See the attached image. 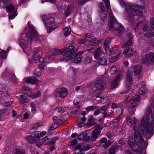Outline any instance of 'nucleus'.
<instances>
[{
  "label": "nucleus",
  "instance_id": "obj_1",
  "mask_svg": "<svg viewBox=\"0 0 154 154\" xmlns=\"http://www.w3.org/2000/svg\"><path fill=\"white\" fill-rule=\"evenodd\" d=\"M27 25L28 33H23L21 34V39L19 42V45L26 54L28 53H27L25 51L26 49L29 51L31 50V42L34 40L37 42H39L43 38L42 35H39L38 33L35 29L33 25L31 23L30 21L28 22Z\"/></svg>",
  "mask_w": 154,
  "mask_h": 154
},
{
  "label": "nucleus",
  "instance_id": "obj_2",
  "mask_svg": "<svg viewBox=\"0 0 154 154\" xmlns=\"http://www.w3.org/2000/svg\"><path fill=\"white\" fill-rule=\"evenodd\" d=\"M122 5H123L125 8L126 14H128V20L129 25H134V17L135 16L141 17H142L143 12V8L142 6L138 5L136 8L134 5L127 4L124 2L122 1L121 3Z\"/></svg>",
  "mask_w": 154,
  "mask_h": 154
},
{
  "label": "nucleus",
  "instance_id": "obj_3",
  "mask_svg": "<svg viewBox=\"0 0 154 154\" xmlns=\"http://www.w3.org/2000/svg\"><path fill=\"white\" fill-rule=\"evenodd\" d=\"M110 12L109 13L110 22L108 23L109 29L111 30L115 29V33L118 36L120 35L124 31L125 28L123 26L119 25L114 17L112 12L110 8Z\"/></svg>",
  "mask_w": 154,
  "mask_h": 154
},
{
  "label": "nucleus",
  "instance_id": "obj_4",
  "mask_svg": "<svg viewBox=\"0 0 154 154\" xmlns=\"http://www.w3.org/2000/svg\"><path fill=\"white\" fill-rule=\"evenodd\" d=\"M78 47L76 45L71 44L68 47L67 50L64 53V55L70 60L75 59L78 56L82 55L85 52L84 50L79 51L77 53H74L77 51L78 50Z\"/></svg>",
  "mask_w": 154,
  "mask_h": 154
},
{
  "label": "nucleus",
  "instance_id": "obj_5",
  "mask_svg": "<svg viewBox=\"0 0 154 154\" xmlns=\"http://www.w3.org/2000/svg\"><path fill=\"white\" fill-rule=\"evenodd\" d=\"M133 81L132 77L130 74H128L126 76V79L125 80L124 85L127 88L126 91L122 92L121 94H126L129 91L132 89L131 85H132Z\"/></svg>",
  "mask_w": 154,
  "mask_h": 154
},
{
  "label": "nucleus",
  "instance_id": "obj_6",
  "mask_svg": "<svg viewBox=\"0 0 154 154\" xmlns=\"http://www.w3.org/2000/svg\"><path fill=\"white\" fill-rule=\"evenodd\" d=\"M41 17L43 22L45 23L46 26L48 25L51 26H55V19L51 15H42Z\"/></svg>",
  "mask_w": 154,
  "mask_h": 154
},
{
  "label": "nucleus",
  "instance_id": "obj_7",
  "mask_svg": "<svg viewBox=\"0 0 154 154\" xmlns=\"http://www.w3.org/2000/svg\"><path fill=\"white\" fill-rule=\"evenodd\" d=\"M126 106L127 107L129 108V111L131 112L132 115H134L135 113V109H134L137 105L136 102H134V100L130 97L127 98L126 100Z\"/></svg>",
  "mask_w": 154,
  "mask_h": 154
},
{
  "label": "nucleus",
  "instance_id": "obj_8",
  "mask_svg": "<svg viewBox=\"0 0 154 154\" xmlns=\"http://www.w3.org/2000/svg\"><path fill=\"white\" fill-rule=\"evenodd\" d=\"M134 139L136 143H139L144 147H146L145 146L146 141L144 140L143 136L138 131H135Z\"/></svg>",
  "mask_w": 154,
  "mask_h": 154
},
{
  "label": "nucleus",
  "instance_id": "obj_9",
  "mask_svg": "<svg viewBox=\"0 0 154 154\" xmlns=\"http://www.w3.org/2000/svg\"><path fill=\"white\" fill-rule=\"evenodd\" d=\"M35 50L33 54V61L34 63H37L40 61L41 60H43V59L41 58L40 56V52L41 53L40 51L41 49V47H38L36 48H34Z\"/></svg>",
  "mask_w": 154,
  "mask_h": 154
},
{
  "label": "nucleus",
  "instance_id": "obj_10",
  "mask_svg": "<svg viewBox=\"0 0 154 154\" xmlns=\"http://www.w3.org/2000/svg\"><path fill=\"white\" fill-rule=\"evenodd\" d=\"M128 144L130 147L134 151L136 152H141L143 150L141 147L133 141L128 140L127 141Z\"/></svg>",
  "mask_w": 154,
  "mask_h": 154
},
{
  "label": "nucleus",
  "instance_id": "obj_11",
  "mask_svg": "<svg viewBox=\"0 0 154 154\" xmlns=\"http://www.w3.org/2000/svg\"><path fill=\"white\" fill-rule=\"evenodd\" d=\"M56 92L55 96L56 97L65 98L68 94V91L64 88H62L60 89H57L55 90Z\"/></svg>",
  "mask_w": 154,
  "mask_h": 154
},
{
  "label": "nucleus",
  "instance_id": "obj_12",
  "mask_svg": "<svg viewBox=\"0 0 154 154\" xmlns=\"http://www.w3.org/2000/svg\"><path fill=\"white\" fill-rule=\"evenodd\" d=\"M106 81L105 80L103 79H99L96 81L95 86L98 90H103L105 88L106 86Z\"/></svg>",
  "mask_w": 154,
  "mask_h": 154
},
{
  "label": "nucleus",
  "instance_id": "obj_13",
  "mask_svg": "<svg viewBox=\"0 0 154 154\" xmlns=\"http://www.w3.org/2000/svg\"><path fill=\"white\" fill-rule=\"evenodd\" d=\"M111 39L109 38H106L104 41V43L103 46V48H104L105 51L108 53H111V51L109 45L111 42Z\"/></svg>",
  "mask_w": 154,
  "mask_h": 154
},
{
  "label": "nucleus",
  "instance_id": "obj_14",
  "mask_svg": "<svg viewBox=\"0 0 154 154\" xmlns=\"http://www.w3.org/2000/svg\"><path fill=\"white\" fill-rule=\"evenodd\" d=\"M101 42V40L94 38L89 41L88 44L90 46H97L100 44Z\"/></svg>",
  "mask_w": 154,
  "mask_h": 154
},
{
  "label": "nucleus",
  "instance_id": "obj_15",
  "mask_svg": "<svg viewBox=\"0 0 154 154\" xmlns=\"http://www.w3.org/2000/svg\"><path fill=\"white\" fill-rule=\"evenodd\" d=\"M39 81L34 77H28L27 78L26 82V83H30L32 85L38 84Z\"/></svg>",
  "mask_w": 154,
  "mask_h": 154
},
{
  "label": "nucleus",
  "instance_id": "obj_16",
  "mask_svg": "<svg viewBox=\"0 0 154 154\" xmlns=\"http://www.w3.org/2000/svg\"><path fill=\"white\" fill-rule=\"evenodd\" d=\"M74 5L72 4L68 5L65 11V15L66 16H69L72 13L74 8Z\"/></svg>",
  "mask_w": 154,
  "mask_h": 154
},
{
  "label": "nucleus",
  "instance_id": "obj_17",
  "mask_svg": "<svg viewBox=\"0 0 154 154\" xmlns=\"http://www.w3.org/2000/svg\"><path fill=\"white\" fill-rule=\"evenodd\" d=\"M42 141V143L45 145H49L50 144L53 145L55 143V142L51 141V139L49 138L46 136L43 138Z\"/></svg>",
  "mask_w": 154,
  "mask_h": 154
},
{
  "label": "nucleus",
  "instance_id": "obj_18",
  "mask_svg": "<svg viewBox=\"0 0 154 154\" xmlns=\"http://www.w3.org/2000/svg\"><path fill=\"white\" fill-rule=\"evenodd\" d=\"M124 54L127 57H131L133 55V50L129 47H126L125 50L124 51Z\"/></svg>",
  "mask_w": 154,
  "mask_h": 154
},
{
  "label": "nucleus",
  "instance_id": "obj_19",
  "mask_svg": "<svg viewBox=\"0 0 154 154\" xmlns=\"http://www.w3.org/2000/svg\"><path fill=\"white\" fill-rule=\"evenodd\" d=\"M100 133L96 130H94L92 131V135L91 136V140L93 141H95L99 137Z\"/></svg>",
  "mask_w": 154,
  "mask_h": 154
},
{
  "label": "nucleus",
  "instance_id": "obj_20",
  "mask_svg": "<svg viewBox=\"0 0 154 154\" xmlns=\"http://www.w3.org/2000/svg\"><path fill=\"white\" fill-rule=\"evenodd\" d=\"M133 37V35L131 34L130 35V38L126 42L122 45V47L123 48L129 47L132 44V38Z\"/></svg>",
  "mask_w": 154,
  "mask_h": 154
},
{
  "label": "nucleus",
  "instance_id": "obj_21",
  "mask_svg": "<svg viewBox=\"0 0 154 154\" xmlns=\"http://www.w3.org/2000/svg\"><path fill=\"white\" fill-rule=\"evenodd\" d=\"M6 10L9 14L14 11L15 9V8L11 4H8L5 7Z\"/></svg>",
  "mask_w": 154,
  "mask_h": 154
},
{
  "label": "nucleus",
  "instance_id": "obj_22",
  "mask_svg": "<svg viewBox=\"0 0 154 154\" xmlns=\"http://www.w3.org/2000/svg\"><path fill=\"white\" fill-rule=\"evenodd\" d=\"M101 48L99 47L96 49L94 52L93 54L94 58L96 59H97L100 57L101 54L100 49Z\"/></svg>",
  "mask_w": 154,
  "mask_h": 154
},
{
  "label": "nucleus",
  "instance_id": "obj_23",
  "mask_svg": "<svg viewBox=\"0 0 154 154\" xmlns=\"http://www.w3.org/2000/svg\"><path fill=\"white\" fill-rule=\"evenodd\" d=\"M97 63L100 65L105 66L106 65L107 60L104 57H100L98 60Z\"/></svg>",
  "mask_w": 154,
  "mask_h": 154
},
{
  "label": "nucleus",
  "instance_id": "obj_24",
  "mask_svg": "<svg viewBox=\"0 0 154 154\" xmlns=\"http://www.w3.org/2000/svg\"><path fill=\"white\" fill-rule=\"evenodd\" d=\"M11 81L14 84L18 82V79L16 77L15 74L14 73H10Z\"/></svg>",
  "mask_w": 154,
  "mask_h": 154
},
{
  "label": "nucleus",
  "instance_id": "obj_25",
  "mask_svg": "<svg viewBox=\"0 0 154 154\" xmlns=\"http://www.w3.org/2000/svg\"><path fill=\"white\" fill-rule=\"evenodd\" d=\"M41 95V93L40 91H38L36 93L33 92L29 95V97H31L32 99L37 98L39 97Z\"/></svg>",
  "mask_w": 154,
  "mask_h": 154
},
{
  "label": "nucleus",
  "instance_id": "obj_26",
  "mask_svg": "<svg viewBox=\"0 0 154 154\" xmlns=\"http://www.w3.org/2000/svg\"><path fill=\"white\" fill-rule=\"evenodd\" d=\"M142 66L140 65H137L134 67V70L133 71L134 73L136 75H139L141 71Z\"/></svg>",
  "mask_w": 154,
  "mask_h": 154
},
{
  "label": "nucleus",
  "instance_id": "obj_27",
  "mask_svg": "<svg viewBox=\"0 0 154 154\" xmlns=\"http://www.w3.org/2000/svg\"><path fill=\"white\" fill-rule=\"evenodd\" d=\"M101 90L96 88V90L94 91L95 94H94V95L97 98H100L101 100V101H102V100H103L105 98L104 97H102L100 96V93Z\"/></svg>",
  "mask_w": 154,
  "mask_h": 154
},
{
  "label": "nucleus",
  "instance_id": "obj_28",
  "mask_svg": "<svg viewBox=\"0 0 154 154\" xmlns=\"http://www.w3.org/2000/svg\"><path fill=\"white\" fill-rule=\"evenodd\" d=\"M149 55L146 54L144 56L142 57V63L143 64L147 63L149 61Z\"/></svg>",
  "mask_w": 154,
  "mask_h": 154
},
{
  "label": "nucleus",
  "instance_id": "obj_29",
  "mask_svg": "<svg viewBox=\"0 0 154 154\" xmlns=\"http://www.w3.org/2000/svg\"><path fill=\"white\" fill-rule=\"evenodd\" d=\"M101 13L100 14V16L101 20L103 21H105L106 20L107 11L106 10L101 11Z\"/></svg>",
  "mask_w": 154,
  "mask_h": 154
},
{
  "label": "nucleus",
  "instance_id": "obj_30",
  "mask_svg": "<svg viewBox=\"0 0 154 154\" xmlns=\"http://www.w3.org/2000/svg\"><path fill=\"white\" fill-rule=\"evenodd\" d=\"M28 138H27V142L30 144H34L37 141V140L32 136H28Z\"/></svg>",
  "mask_w": 154,
  "mask_h": 154
},
{
  "label": "nucleus",
  "instance_id": "obj_31",
  "mask_svg": "<svg viewBox=\"0 0 154 154\" xmlns=\"http://www.w3.org/2000/svg\"><path fill=\"white\" fill-rule=\"evenodd\" d=\"M145 36L148 37H152L154 36V29H149L147 33L145 34Z\"/></svg>",
  "mask_w": 154,
  "mask_h": 154
},
{
  "label": "nucleus",
  "instance_id": "obj_32",
  "mask_svg": "<svg viewBox=\"0 0 154 154\" xmlns=\"http://www.w3.org/2000/svg\"><path fill=\"white\" fill-rule=\"evenodd\" d=\"M143 87H141L138 90V93L141 95H143L147 92V90L142 84Z\"/></svg>",
  "mask_w": 154,
  "mask_h": 154
},
{
  "label": "nucleus",
  "instance_id": "obj_33",
  "mask_svg": "<svg viewBox=\"0 0 154 154\" xmlns=\"http://www.w3.org/2000/svg\"><path fill=\"white\" fill-rule=\"evenodd\" d=\"M120 55V53H119L115 56L112 57L111 58H110L109 60V62L112 63L116 62L118 59Z\"/></svg>",
  "mask_w": 154,
  "mask_h": 154
},
{
  "label": "nucleus",
  "instance_id": "obj_34",
  "mask_svg": "<svg viewBox=\"0 0 154 154\" xmlns=\"http://www.w3.org/2000/svg\"><path fill=\"white\" fill-rule=\"evenodd\" d=\"M14 154H25V151L22 148L17 149Z\"/></svg>",
  "mask_w": 154,
  "mask_h": 154
},
{
  "label": "nucleus",
  "instance_id": "obj_35",
  "mask_svg": "<svg viewBox=\"0 0 154 154\" xmlns=\"http://www.w3.org/2000/svg\"><path fill=\"white\" fill-rule=\"evenodd\" d=\"M97 106L92 105L88 106L86 108V109L87 112L95 110L97 109Z\"/></svg>",
  "mask_w": 154,
  "mask_h": 154
},
{
  "label": "nucleus",
  "instance_id": "obj_36",
  "mask_svg": "<svg viewBox=\"0 0 154 154\" xmlns=\"http://www.w3.org/2000/svg\"><path fill=\"white\" fill-rule=\"evenodd\" d=\"M1 59L3 60L5 59L7 57V53L6 51L5 50L2 51L1 53Z\"/></svg>",
  "mask_w": 154,
  "mask_h": 154
},
{
  "label": "nucleus",
  "instance_id": "obj_37",
  "mask_svg": "<svg viewBox=\"0 0 154 154\" xmlns=\"http://www.w3.org/2000/svg\"><path fill=\"white\" fill-rule=\"evenodd\" d=\"M43 60H41L39 62H38L37 63H39L38 65V67L40 69H44L45 66V64L44 62H43L42 61Z\"/></svg>",
  "mask_w": 154,
  "mask_h": 154
},
{
  "label": "nucleus",
  "instance_id": "obj_38",
  "mask_svg": "<svg viewBox=\"0 0 154 154\" xmlns=\"http://www.w3.org/2000/svg\"><path fill=\"white\" fill-rule=\"evenodd\" d=\"M17 15V12L16 11L14 12L13 14H11V13L9 14V19L10 20H12L14 19L15 17Z\"/></svg>",
  "mask_w": 154,
  "mask_h": 154
},
{
  "label": "nucleus",
  "instance_id": "obj_39",
  "mask_svg": "<svg viewBox=\"0 0 154 154\" xmlns=\"http://www.w3.org/2000/svg\"><path fill=\"white\" fill-rule=\"evenodd\" d=\"M30 100L29 99L27 98H23L20 100V102L22 104L25 103H29Z\"/></svg>",
  "mask_w": 154,
  "mask_h": 154
},
{
  "label": "nucleus",
  "instance_id": "obj_40",
  "mask_svg": "<svg viewBox=\"0 0 154 154\" xmlns=\"http://www.w3.org/2000/svg\"><path fill=\"white\" fill-rule=\"evenodd\" d=\"M30 107L31 108V111L33 112L36 111V105L33 102L31 103Z\"/></svg>",
  "mask_w": 154,
  "mask_h": 154
},
{
  "label": "nucleus",
  "instance_id": "obj_41",
  "mask_svg": "<svg viewBox=\"0 0 154 154\" xmlns=\"http://www.w3.org/2000/svg\"><path fill=\"white\" fill-rule=\"evenodd\" d=\"M116 148L114 147L111 146L109 149V154H114L116 152Z\"/></svg>",
  "mask_w": 154,
  "mask_h": 154
},
{
  "label": "nucleus",
  "instance_id": "obj_42",
  "mask_svg": "<svg viewBox=\"0 0 154 154\" xmlns=\"http://www.w3.org/2000/svg\"><path fill=\"white\" fill-rule=\"evenodd\" d=\"M63 33L65 37L68 36L70 34L69 30L67 28H65L64 29Z\"/></svg>",
  "mask_w": 154,
  "mask_h": 154
},
{
  "label": "nucleus",
  "instance_id": "obj_43",
  "mask_svg": "<svg viewBox=\"0 0 154 154\" xmlns=\"http://www.w3.org/2000/svg\"><path fill=\"white\" fill-rule=\"evenodd\" d=\"M35 138L37 140H38L40 139L39 135V131H36L34 132Z\"/></svg>",
  "mask_w": 154,
  "mask_h": 154
},
{
  "label": "nucleus",
  "instance_id": "obj_44",
  "mask_svg": "<svg viewBox=\"0 0 154 154\" xmlns=\"http://www.w3.org/2000/svg\"><path fill=\"white\" fill-rule=\"evenodd\" d=\"M90 139V137L88 136L87 134H85L83 141L84 142H87L89 141Z\"/></svg>",
  "mask_w": 154,
  "mask_h": 154
},
{
  "label": "nucleus",
  "instance_id": "obj_45",
  "mask_svg": "<svg viewBox=\"0 0 154 154\" xmlns=\"http://www.w3.org/2000/svg\"><path fill=\"white\" fill-rule=\"evenodd\" d=\"M121 118L120 116H119L116 117V118L114 119L112 121L113 123H114L116 125L118 124V122H119V120Z\"/></svg>",
  "mask_w": 154,
  "mask_h": 154
},
{
  "label": "nucleus",
  "instance_id": "obj_46",
  "mask_svg": "<svg viewBox=\"0 0 154 154\" xmlns=\"http://www.w3.org/2000/svg\"><path fill=\"white\" fill-rule=\"evenodd\" d=\"M102 127L99 125L95 126V128L94 130H96L98 132L100 133L101 130L103 129Z\"/></svg>",
  "mask_w": 154,
  "mask_h": 154
},
{
  "label": "nucleus",
  "instance_id": "obj_47",
  "mask_svg": "<svg viewBox=\"0 0 154 154\" xmlns=\"http://www.w3.org/2000/svg\"><path fill=\"white\" fill-rule=\"evenodd\" d=\"M140 99V97L138 95H135L133 98V100H134V102H138Z\"/></svg>",
  "mask_w": 154,
  "mask_h": 154
},
{
  "label": "nucleus",
  "instance_id": "obj_48",
  "mask_svg": "<svg viewBox=\"0 0 154 154\" xmlns=\"http://www.w3.org/2000/svg\"><path fill=\"white\" fill-rule=\"evenodd\" d=\"M127 123L128 125H131L132 124V119L130 116H127L126 117Z\"/></svg>",
  "mask_w": 154,
  "mask_h": 154
},
{
  "label": "nucleus",
  "instance_id": "obj_49",
  "mask_svg": "<svg viewBox=\"0 0 154 154\" xmlns=\"http://www.w3.org/2000/svg\"><path fill=\"white\" fill-rule=\"evenodd\" d=\"M78 143V141L77 139H74L70 142V145L72 146H75Z\"/></svg>",
  "mask_w": 154,
  "mask_h": 154
},
{
  "label": "nucleus",
  "instance_id": "obj_50",
  "mask_svg": "<svg viewBox=\"0 0 154 154\" xmlns=\"http://www.w3.org/2000/svg\"><path fill=\"white\" fill-rule=\"evenodd\" d=\"M40 126L39 123H37L33 125L32 127V130H35L38 129V128Z\"/></svg>",
  "mask_w": 154,
  "mask_h": 154
},
{
  "label": "nucleus",
  "instance_id": "obj_51",
  "mask_svg": "<svg viewBox=\"0 0 154 154\" xmlns=\"http://www.w3.org/2000/svg\"><path fill=\"white\" fill-rule=\"evenodd\" d=\"M1 1L3 4L2 7L4 8H5L6 6L7 5V4L9 2V0H2L0 2H1Z\"/></svg>",
  "mask_w": 154,
  "mask_h": 154
},
{
  "label": "nucleus",
  "instance_id": "obj_52",
  "mask_svg": "<svg viewBox=\"0 0 154 154\" xmlns=\"http://www.w3.org/2000/svg\"><path fill=\"white\" fill-rule=\"evenodd\" d=\"M89 0H78V4L82 5L85 4Z\"/></svg>",
  "mask_w": 154,
  "mask_h": 154
},
{
  "label": "nucleus",
  "instance_id": "obj_53",
  "mask_svg": "<svg viewBox=\"0 0 154 154\" xmlns=\"http://www.w3.org/2000/svg\"><path fill=\"white\" fill-rule=\"evenodd\" d=\"M118 83L113 81L111 84V88L112 89H113L115 88L117 86Z\"/></svg>",
  "mask_w": 154,
  "mask_h": 154
},
{
  "label": "nucleus",
  "instance_id": "obj_54",
  "mask_svg": "<svg viewBox=\"0 0 154 154\" xmlns=\"http://www.w3.org/2000/svg\"><path fill=\"white\" fill-rule=\"evenodd\" d=\"M92 61V59L89 57H86L84 60V62L85 63H88Z\"/></svg>",
  "mask_w": 154,
  "mask_h": 154
},
{
  "label": "nucleus",
  "instance_id": "obj_55",
  "mask_svg": "<svg viewBox=\"0 0 154 154\" xmlns=\"http://www.w3.org/2000/svg\"><path fill=\"white\" fill-rule=\"evenodd\" d=\"M108 107L107 106H102L99 108L100 112L101 111H103V112L106 111L108 109Z\"/></svg>",
  "mask_w": 154,
  "mask_h": 154
},
{
  "label": "nucleus",
  "instance_id": "obj_56",
  "mask_svg": "<svg viewBox=\"0 0 154 154\" xmlns=\"http://www.w3.org/2000/svg\"><path fill=\"white\" fill-rule=\"evenodd\" d=\"M47 27V32L48 33H50L52 31H53L55 28H53L52 27V26L51 27V26H46Z\"/></svg>",
  "mask_w": 154,
  "mask_h": 154
},
{
  "label": "nucleus",
  "instance_id": "obj_57",
  "mask_svg": "<svg viewBox=\"0 0 154 154\" xmlns=\"http://www.w3.org/2000/svg\"><path fill=\"white\" fill-rule=\"evenodd\" d=\"M82 57H81L79 56L77 57L75 60H74V62L76 63H79L81 62L82 60Z\"/></svg>",
  "mask_w": 154,
  "mask_h": 154
},
{
  "label": "nucleus",
  "instance_id": "obj_58",
  "mask_svg": "<svg viewBox=\"0 0 154 154\" xmlns=\"http://www.w3.org/2000/svg\"><path fill=\"white\" fill-rule=\"evenodd\" d=\"M84 133H82L79 134L77 136V138L79 141L83 140V137H84Z\"/></svg>",
  "mask_w": 154,
  "mask_h": 154
},
{
  "label": "nucleus",
  "instance_id": "obj_59",
  "mask_svg": "<svg viewBox=\"0 0 154 154\" xmlns=\"http://www.w3.org/2000/svg\"><path fill=\"white\" fill-rule=\"evenodd\" d=\"M105 3L106 7L107 8L108 11L109 10V7H110V5L109 4V0H107L104 1H103Z\"/></svg>",
  "mask_w": 154,
  "mask_h": 154
},
{
  "label": "nucleus",
  "instance_id": "obj_60",
  "mask_svg": "<svg viewBox=\"0 0 154 154\" xmlns=\"http://www.w3.org/2000/svg\"><path fill=\"white\" fill-rule=\"evenodd\" d=\"M112 142L110 140H109L108 141H107L104 144V147L105 148H107L110 146Z\"/></svg>",
  "mask_w": 154,
  "mask_h": 154
},
{
  "label": "nucleus",
  "instance_id": "obj_61",
  "mask_svg": "<svg viewBox=\"0 0 154 154\" xmlns=\"http://www.w3.org/2000/svg\"><path fill=\"white\" fill-rule=\"evenodd\" d=\"M150 26L152 28L154 29V18L152 17L150 20Z\"/></svg>",
  "mask_w": 154,
  "mask_h": 154
},
{
  "label": "nucleus",
  "instance_id": "obj_62",
  "mask_svg": "<svg viewBox=\"0 0 154 154\" xmlns=\"http://www.w3.org/2000/svg\"><path fill=\"white\" fill-rule=\"evenodd\" d=\"M95 110H96L94 111V115H97L98 114H99L101 112H100V111L99 107H98V108L97 107V109Z\"/></svg>",
  "mask_w": 154,
  "mask_h": 154
},
{
  "label": "nucleus",
  "instance_id": "obj_63",
  "mask_svg": "<svg viewBox=\"0 0 154 154\" xmlns=\"http://www.w3.org/2000/svg\"><path fill=\"white\" fill-rule=\"evenodd\" d=\"M99 6L100 7V11H103L104 10V6L103 3L102 2H100L99 4Z\"/></svg>",
  "mask_w": 154,
  "mask_h": 154
},
{
  "label": "nucleus",
  "instance_id": "obj_64",
  "mask_svg": "<svg viewBox=\"0 0 154 154\" xmlns=\"http://www.w3.org/2000/svg\"><path fill=\"white\" fill-rule=\"evenodd\" d=\"M149 60L152 62H154V53L151 54L149 55Z\"/></svg>",
  "mask_w": 154,
  "mask_h": 154
}]
</instances>
